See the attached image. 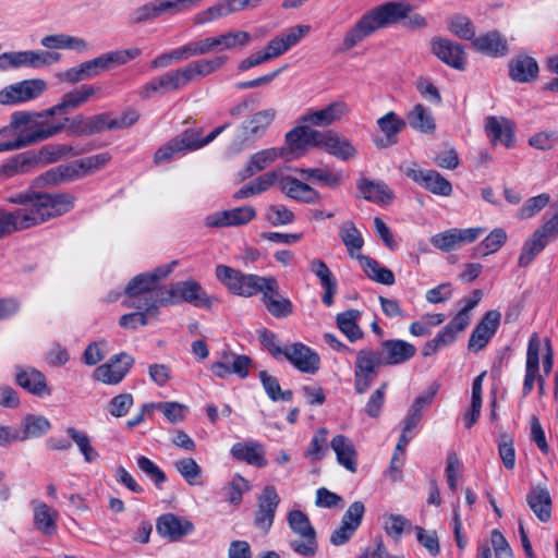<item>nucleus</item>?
Segmentation results:
<instances>
[{"instance_id": "nucleus-1", "label": "nucleus", "mask_w": 558, "mask_h": 558, "mask_svg": "<svg viewBox=\"0 0 558 558\" xmlns=\"http://www.w3.org/2000/svg\"><path fill=\"white\" fill-rule=\"evenodd\" d=\"M74 196L68 193L25 192L9 197L20 208L0 209V238L28 229L64 215L74 207Z\"/></svg>"}, {"instance_id": "nucleus-2", "label": "nucleus", "mask_w": 558, "mask_h": 558, "mask_svg": "<svg viewBox=\"0 0 558 558\" xmlns=\"http://www.w3.org/2000/svg\"><path fill=\"white\" fill-rule=\"evenodd\" d=\"M53 107L41 111H16L12 113L9 132L17 136L22 147L47 141L65 130V123L57 119Z\"/></svg>"}, {"instance_id": "nucleus-3", "label": "nucleus", "mask_w": 558, "mask_h": 558, "mask_svg": "<svg viewBox=\"0 0 558 558\" xmlns=\"http://www.w3.org/2000/svg\"><path fill=\"white\" fill-rule=\"evenodd\" d=\"M177 262L161 265L151 271L135 276L124 289L123 305L125 307L148 306V311L158 310L161 305V288L158 282L167 278L174 269Z\"/></svg>"}, {"instance_id": "nucleus-4", "label": "nucleus", "mask_w": 558, "mask_h": 558, "mask_svg": "<svg viewBox=\"0 0 558 558\" xmlns=\"http://www.w3.org/2000/svg\"><path fill=\"white\" fill-rule=\"evenodd\" d=\"M539 351L541 340L537 333H533L527 343L526 360H525V374L522 387V395L529 396L533 390L535 384L538 385L539 392L543 393L545 386V377L549 375L554 366V353L550 341L546 340V353L543 357V372L539 373Z\"/></svg>"}, {"instance_id": "nucleus-5", "label": "nucleus", "mask_w": 558, "mask_h": 558, "mask_svg": "<svg viewBox=\"0 0 558 558\" xmlns=\"http://www.w3.org/2000/svg\"><path fill=\"white\" fill-rule=\"evenodd\" d=\"M225 128L226 125L215 129L205 138L202 136L201 129L185 130L156 150L154 155V162L156 165H161L172 160L181 153L184 154L197 150L213 142L225 130Z\"/></svg>"}, {"instance_id": "nucleus-6", "label": "nucleus", "mask_w": 558, "mask_h": 558, "mask_svg": "<svg viewBox=\"0 0 558 558\" xmlns=\"http://www.w3.org/2000/svg\"><path fill=\"white\" fill-rule=\"evenodd\" d=\"M161 305L189 303L195 307L210 308L216 300L206 293L204 288L194 279L179 281L161 287Z\"/></svg>"}, {"instance_id": "nucleus-7", "label": "nucleus", "mask_w": 558, "mask_h": 558, "mask_svg": "<svg viewBox=\"0 0 558 558\" xmlns=\"http://www.w3.org/2000/svg\"><path fill=\"white\" fill-rule=\"evenodd\" d=\"M215 275L230 293L243 298H250L259 293L268 279V277L254 274H243L226 265L216 266Z\"/></svg>"}, {"instance_id": "nucleus-8", "label": "nucleus", "mask_w": 558, "mask_h": 558, "mask_svg": "<svg viewBox=\"0 0 558 558\" xmlns=\"http://www.w3.org/2000/svg\"><path fill=\"white\" fill-rule=\"evenodd\" d=\"M399 170L413 182L434 195L449 197L452 194V184L439 172L433 169H423L415 161H404Z\"/></svg>"}, {"instance_id": "nucleus-9", "label": "nucleus", "mask_w": 558, "mask_h": 558, "mask_svg": "<svg viewBox=\"0 0 558 558\" xmlns=\"http://www.w3.org/2000/svg\"><path fill=\"white\" fill-rule=\"evenodd\" d=\"M288 523L299 539L290 541L291 548L300 556L311 558L317 553L316 532L307 515L301 510H291L288 513Z\"/></svg>"}, {"instance_id": "nucleus-10", "label": "nucleus", "mask_w": 558, "mask_h": 558, "mask_svg": "<svg viewBox=\"0 0 558 558\" xmlns=\"http://www.w3.org/2000/svg\"><path fill=\"white\" fill-rule=\"evenodd\" d=\"M320 131L300 123L291 129L284 136L283 158L288 160L299 159L304 156L308 148H318Z\"/></svg>"}, {"instance_id": "nucleus-11", "label": "nucleus", "mask_w": 558, "mask_h": 558, "mask_svg": "<svg viewBox=\"0 0 558 558\" xmlns=\"http://www.w3.org/2000/svg\"><path fill=\"white\" fill-rule=\"evenodd\" d=\"M384 364L379 352L372 349L357 351L354 367V388L357 393H364L371 387L376 369Z\"/></svg>"}, {"instance_id": "nucleus-12", "label": "nucleus", "mask_w": 558, "mask_h": 558, "mask_svg": "<svg viewBox=\"0 0 558 558\" xmlns=\"http://www.w3.org/2000/svg\"><path fill=\"white\" fill-rule=\"evenodd\" d=\"M47 89L43 78L24 80L0 90V105L12 106L34 100Z\"/></svg>"}, {"instance_id": "nucleus-13", "label": "nucleus", "mask_w": 558, "mask_h": 558, "mask_svg": "<svg viewBox=\"0 0 558 558\" xmlns=\"http://www.w3.org/2000/svg\"><path fill=\"white\" fill-rule=\"evenodd\" d=\"M227 61V56H216L211 59L193 61L182 68L173 70L179 88L181 89L193 81L210 75L221 69Z\"/></svg>"}, {"instance_id": "nucleus-14", "label": "nucleus", "mask_w": 558, "mask_h": 558, "mask_svg": "<svg viewBox=\"0 0 558 558\" xmlns=\"http://www.w3.org/2000/svg\"><path fill=\"white\" fill-rule=\"evenodd\" d=\"M484 231L485 229L480 227L466 229L451 228L434 234L430 238V243L442 252H451L465 244L473 243Z\"/></svg>"}, {"instance_id": "nucleus-15", "label": "nucleus", "mask_w": 558, "mask_h": 558, "mask_svg": "<svg viewBox=\"0 0 558 558\" xmlns=\"http://www.w3.org/2000/svg\"><path fill=\"white\" fill-rule=\"evenodd\" d=\"M252 365L253 362L250 356L225 350L221 352L219 360L211 363L210 372L221 379L230 375H236L244 379L248 376Z\"/></svg>"}, {"instance_id": "nucleus-16", "label": "nucleus", "mask_w": 558, "mask_h": 558, "mask_svg": "<svg viewBox=\"0 0 558 558\" xmlns=\"http://www.w3.org/2000/svg\"><path fill=\"white\" fill-rule=\"evenodd\" d=\"M133 364L134 359L131 355L116 354L94 371L93 378L106 385H117L126 376Z\"/></svg>"}, {"instance_id": "nucleus-17", "label": "nucleus", "mask_w": 558, "mask_h": 558, "mask_svg": "<svg viewBox=\"0 0 558 558\" xmlns=\"http://www.w3.org/2000/svg\"><path fill=\"white\" fill-rule=\"evenodd\" d=\"M350 108L345 101L338 100L329 104L322 109H310L299 118L300 123H305L310 128H326L332 123L340 121L344 116L349 114Z\"/></svg>"}, {"instance_id": "nucleus-18", "label": "nucleus", "mask_w": 558, "mask_h": 558, "mask_svg": "<svg viewBox=\"0 0 558 558\" xmlns=\"http://www.w3.org/2000/svg\"><path fill=\"white\" fill-rule=\"evenodd\" d=\"M256 210L252 206L235 207L220 210L205 217L204 223L208 228H227L247 225L255 219Z\"/></svg>"}, {"instance_id": "nucleus-19", "label": "nucleus", "mask_w": 558, "mask_h": 558, "mask_svg": "<svg viewBox=\"0 0 558 558\" xmlns=\"http://www.w3.org/2000/svg\"><path fill=\"white\" fill-rule=\"evenodd\" d=\"M263 294L262 301L267 311L276 318H284L292 314L293 304L280 294L278 280L268 276V279L259 292Z\"/></svg>"}, {"instance_id": "nucleus-20", "label": "nucleus", "mask_w": 558, "mask_h": 558, "mask_svg": "<svg viewBox=\"0 0 558 558\" xmlns=\"http://www.w3.org/2000/svg\"><path fill=\"white\" fill-rule=\"evenodd\" d=\"M282 356L302 373L315 374L319 369L320 359L318 354L302 342L286 345Z\"/></svg>"}, {"instance_id": "nucleus-21", "label": "nucleus", "mask_w": 558, "mask_h": 558, "mask_svg": "<svg viewBox=\"0 0 558 558\" xmlns=\"http://www.w3.org/2000/svg\"><path fill=\"white\" fill-rule=\"evenodd\" d=\"M278 186L289 198L305 204H317L322 201V194L306 182L292 175L279 173Z\"/></svg>"}, {"instance_id": "nucleus-22", "label": "nucleus", "mask_w": 558, "mask_h": 558, "mask_svg": "<svg viewBox=\"0 0 558 558\" xmlns=\"http://www.w3.org/2000/svg\"><path fill=\"white\" fill-rule=\"evenodd\" d=\"M500 318L501 315L496 310L488 311L483 316L470 336L468 343L470 351L478 352L487 345L499 327Z\"/></svg>"}, {"instance_id": "nucleus-23", "label": "nucleus", "mask_w": 558, "mask_h": 558, "mask_svg": "<svg viewBox=\"0 0 558 558\" xmlns=\"http://www.w3.org/2000/svg\"><path fill=\"white\" fill-rule=\"evenodd\" d=\"M409 13H411L410 4L395 1L383 3L367 11L376 29L397 24L407 19Z\"/></svg>"}, {"instance_id": "nucleus-24", "label": "nucleus", "mask_w": 558, "mask_h": 558, "mask_svg": "<svg viewBox=\"0 0 558 558\" xmlns=\"http://www.w3.org/2000/svg\"><path fill=\"white\" fill-rule=\"evenodd\" d=\"M157 533L170 542H178L194 532V524L186 518L166 513L157 519Z\"/></svg>"}, {"instance_id": "nucleus-25", "label": "nucleus", "mask_w": 558, "mask_h": 558, "mask_svg": "<svg viewBox=\"0 0 558 558\" xmlns=\"http://www.w3.org/2000/svg\"><path fill=\"white\" fill-rule=\"evenodd\" d=\"M279 502L280 497L275 486H266L257 498V510L255 513V524L257 527L264 531H268L271 527Z\"/></svg>"}, {"instance_id": "nucleus-26", "label": "nucleus", "mask_w": 558, "mask_h": 558, "mask_svg": "<svg viewBox=\"0 0 558 558\" xmlns=\"http://www.w3.org/2000/svg\"><path fill=\"white\" fill-rule=\"evenodd\" d=\"M318 148L340 160H349L356 156L357 151L351 141L332 130L320 131Z\"/></svg>"}, {"instance_id": "nucleus-27", "label": "nucleus", "mask_w": 558, "mask_h": 558, "mask_svg": "<svg viewBox=\"0 0 558 558\" xmlns=\"http://www.w3.org/2000/svg\"><path fill=\"white\" fill-rule=\"evenodd\" d=\"M432 51L447 65L456 70H464L465 52L460 44L447 38H434L432 40Z\"/></svg>"}, {"instance_id": "nucleus-28", "label": "nucleus", "mask_w": 558, "mask_h": 558, "mask_svg": "<svg viewBox=\"0 0 558 558\" xmlns=\"http://www.w3.org/2000/svg\"><path fill=\"white\" fill-rule=\"evenodd\" d=\"M276 116L277 111L274 108H267L251 114L241 125L242 138L244 141H256L263 137Z\"/></svg>"}, {"instance_id": "nucleus-29", "label": "nucleus", "mask_w": 558, "mask_h": 558, "mask_svg": "<svg viewBox=\"0 0 558 558\" xmlns=\"http://www.w3.org/2000/svg\"><path fill=\"white\" fill-rule=\"evenodd\" d=\"M15 380L19 386L36 397L44 398L51 395L46 376L34 367H17Z\"/></svg>"}, {"instance_id": "nucleus-30", "label": "nucleus", "mask_w": 558, "mask_h": 558, "mask_svg": "<svg viewBox=\"0 0 558 558\" xmlns=\"http://www.w3.org/2000/svg\"><path fill=\"white\" fill-rule=\"evenodd\" d=\"M377 126L384 134L383 138L375 140L374 143L379 148H386L398 142V134L405 128L407 122L395 111H389L377 119Z\"/></svg>"}, {"instance_id": "nucleus-31", "label": "nucleus", "mask_w": 558, "mask_h": 558, "mask_svg": "<svg viewBox=\"0 0 558 558\" xmlns=\"http://www.w3.org/2000/svg\"><path fill=\"white\" fill-rule=\"evenodd\" d=\"M100 89L99 86L95 85H81L63 94L59 102L52 107L58 114L65 113L87 102L93 96L99 93Z\"/></svg>"}, {"instance_id": "nucleus-32", "label": "nucleus", "mask_w": 558, "mask_h": 558, "mask_svg": "<svg viewBox=\"0 0 558 558\" xmlns=\"http://www.w3.org/2000/svg\"><path fill=\"white\" fill-rule=\"evenodd\" d=\"M474 49L489 57H502L508 53L507 39L497 31H490L473 39Z\"/></svg>"}, {"instance_id": "nucleus-33", "label": "nucleus", "mask_w": 558, "mask_h": 558, "mask_svg": "<svg viewBox=\"0 0 558 558\" xmlns=\"http://www.w3.org/2000/svg\"><path fill=\"white\" fill-rule=\"evenodd\" d=\"M386 365H398L411 360L415 353L416 348L412 343L401 339H389L381 344Z\"/></svg>"}, {"instance_id": "nucleus-34", "label": "nucleus", "mask_w": 558, "mask_h": 558, "mask_svg": "<svg viewBox=\"0 0 558 558\" xmlns=\"http://www.w3.org/2000/svg\"><path fill=\"white\" fill-rule=\"evenodd\" d=\"M330 447L335 451L339 464L352 473L356 472L357 453L350 438L337 435L332 438Z\"/></svg>"}, {"instance_id": "nucleus-35", "label": "nucleus", "mask_w": 558, "mask_h": 558, "mask_svg": "<svg viewBox=\"0 0 558 558\" xmlns=\"http://www.w3.org/2000/svg\"><path fill=\"white\" fill-rule=\"evenodd\" d=\"M538 64L534 58L520 54L509 63V76L520 83H527L537 77Z\"/></svg>"}, {"instance_id": "nucleus-36", "label": "nucleus", "mask_w": 558, "mask_h": 558, "mask_svg": "<svg viewBox=\"0 0 558 558\" xmlns=\"http://www.w3.org/2000/svg\"><path fill=\"white\" fill-rule=\"evenodd\" d=\"M34 525L44 535H53L57 532L59 513L43 501L33 502Z\"/></svg>"}, {"instance_id": "nucleus-37", "label": "nucleus", "mask_w": 558, "mask_h": 558, "mask_svg": "<svg viewBox=\"0 0 558 558\" xmlns=\"http://www.w3.org/2000/svg\"><path fill=\"white\" fill-rule=\"evenodd\" d=\"M32 151L16 154L0 166V178L10 179L35 170Z\"/></svg>"}, {"instance_id": "nucleus-38", "label": "nucleus", "mask_w": 558, "mask_h": 558, "mask_svg": "<svg viewBox=\"0 0 558 558\" xmlns=\"http://www.w3.org/2000/svg\"><path fill=\"white\" fill-rule=\"evenodd\" d=\"M487 136L494 145L500 143L510 147L513 143V130L509 120L488 117L485 122Z\"/></svg>"}, {"instance_id": "nucleus-39", "label": "nucleus", "mask_w": 558, "mask_h": 558, "mask_svg": "<svg viewBox=\"0 0 558 558\" xmlns=\"http://www.w3.org/2000/svg\"><path fill=\"white\" fill-rule=\"evenodd\" d=\"M527 505L542 522L549 521L551 517V497L547 488L534 487L526 496Z\"/></svg>"}, {"instance_id": "nucleus-40", "label": "nucleus", "mask_w": 558, "mask_h": 558, "mask_svg": "<svg viewBox=\"0 0 558 558\" xmlns=\"http://www.w3.org/2000/svg\"><path fill=\"white\" fill-rule=\"evenodd\" d=\"M40 44L47 49H68L78 52L89 49L88 43L84 38L62 33L47 35L40 39Z\"/></svg>"}, {"instance_id": "nucleus-41", "label": "nucleus", "mask_w": 558, "mask_h": 558, "mask_svg": "<svg viewBox=\"0 0 558 558\" xmlns=\"http://www.w3.org/2000/svg\"><path fill=\"white\" fill-rule=\"evenodd\" d=\"M231 454L254 466L263 468L267 464L263 446L258 442H236L231 448Z\"/></svg>"}, {"instance_id": "nucleus-42", "label": "nucleus", "mask_w": 558, "mask_h": 558, "mask_svg": "<svg viewBox=\"0 0 558 558\" xmlns=\"http://www.w3.org/2000/svg\"><path fill=\"white\" fill-rule=\"evenodd\" d=\"M178 89L180 88L174 72L172 70L148 81L141 87V89L138 90V95L143 99H148L153 97L155 94H165Z\"/></svg>"}, {"instance_id": "nucleus-43", "label": "nucleus", "mask_w": 558, "mask_h": 558, "mask_svg": "<svg viewBox=\"0 0 558 558\" xmlns=\"http://www.w3.org/2000/svg\"><path fill=\"white\" fill-rule=\"evenodd\" d=\"M357 189L362 196L368 202L388 204L392 201V192L383 181H373L363 178L359 180Z\"/></svg>"}, {"instance_id": "nucleus-44", "label": "nucleus", "mask_w": 558, "mask_h": 558, "mask_svg": "<svg viewBox=\"0 0 558 558\" xmlns=\"http://www.w3.org/2000/svg\"><path fill=\"white\" fill-rule=\"evenodd\" d=\"M376 27L373 24L367 12L362 15V17L347 31L343 37V49L350 50L364 40L366 37L371 36L374 32H376Z\"/></svg>"}, {"instance_id": "nucleus-45", "label": "nucleus", "mask_w": 558, "mask_h": 558, "mask_svg": "<svg viewBox=\"0 0 558 558\" xmlns=\"http://www.w3.org/2000/svg\"><path fill=\"white\" fill-rule=\"evenodd\" d=\"M35 169L53 163L68 155H73V148L65 144H49L40 147L37 151H32Z\"/></svg>"}, {"instance_id": "nucleus-46", "label": "nucleus", "mask_w": 558, "mask_h": 558, "mask_svg": "<svg viewBox=\"0 0 558 558\" xmlns=\"http://www.w3.org/2000/svg\"><path fill=\"white\" fill-rule=\"evenodd\" d=\"M278 179L279 172L277 171L264 173L256 178L255 180L251 181L250 183L243 185L241 189H239L234 193L233 197L235 199H243L258 195L270 189L274 184H278Z\"/></svg>"}, {"instance_id": "nucleus-47", "label": "nucleus", "mask_w": 558, "mask_h": 558, "mask_svg": "<svg viewBox=\"0 0 558 558\" xmlns=\"http://www.w3.org/2000/svg\"><path fill=\"white\" fill-rule=\"evenodd\" d=\"M284 151L279 147H271L259 150L251 156L247 166L244 170L245 174L243 178H247L253 175L256 172H259L271 163H274L277 159L283 158Z\"/></svg>"}, {"instance_id": "nucleus-48", "label": "nucleus", "mask_w": 558, "mask_h": 558, "mask_svg": "<svg viewBox=\"0 0 558 558\" xmlns=\"http://www.w3.org/2000/svg\"><path fill=\"white\" fill-rule=\"evenodd\" d=\"M22 430L17 432L19 441L44 436L51 427L48 418L41 415H26L21 423Z\"/></svg>"}, {"instance_id": "nucleus-49", "label": "nucleus", "mask_w": 558, "mask_h": 558, "mask_svg": "<svg viewBox=\"0 0 558 558\" xmlns=\"http://www.w3.org/2000/svg\"><path fill=\"white\" fill-rule=\"evenodd\" d=\"M339 235L345 245L351 258L357 259L360 262L361 258L366 257L365 255L361 254L364 240L353 222L349 221L342 223L340 227Z\"/></svg>"}, {"instance_id": "nucleus-50", "label": "nucleus", "mask_w": 558, "mask_h": 558, "mask_svg": "<svg viewBox=\"0 0 558 558\" xmlns=\"http://www.w3.org/2000/svg\"><path fill=\"white\" fill-rule=\"evenodd\" d=\"M74 170L72 163L60 165L51 168L46 172L41 173L34 180V185L37 187L54 186L63 181L75 180Z\"/></svg>"}, {"instance_id": "nucleus-51", "label": "nucleus", "mask_w": 558, "mask_h": 558, "mask_svg": "<svg viewBox=\"0 0 558 558\" xmlns=\"http://www.w3.org/2000/svg\"><path fill=\"white\" fill-rule=\"evenodd\" d=\"M405 122L422 133H433L436 129L435 120L428 108L417 104L407 113Z\"/></svg>"}, {"instance_id": "nucleus-52", "label": "nucleus", "mask_w": 558, "mask_h": 558, "mask_svg": "<svg viewBox=\"0 0 558 558\" xmlns=\"http://www.w3.org/2000/svg\"><path fill=\"white\" fill-rule=\"evenodd\" d=\"M360 316V311L348 310L345 312L339 313L336 317L338 328L351 342H354L363 337V331L357 325Z\"/></svg>"}, {"instance_id": "nucleus-53", "label": "nucleus", "mask_w": 558, "mask_h": 558, "mask_svg": "<svg viewBox=\"0 0 558 558\" xmlns=\"http://www.w3.org/2000/svg\"><path fill=\"white\" fill-rule=\"evenodd\" d=\"M366 276L375 282L392 286L395 283L393 272L381 266L377 260L366 256L359 262Z\"/></svg>"}, {"instance_id": "nucleus-54", "label": "nucleus", "mask_w": 558, "mask_h": 558, "mask_svg": "<svg viewBox=\"0 0 558 558\" xmlns=\"http://www.w3.org/2000/svg\"><path fill=\"white\" fill-rule=\"evenodd\" d=\"M304 180H313L328 187H336L342 181V173L324 168L295 169Z\"/></svg>"}, {"instance_id": "nucleus-55", "label": "nucleus", "mask_w": 558, "mask_h": 558, "mask_svg": "<svg viewBox=\"0 0 558 558\" xmlns=\"http://www.w3.org/2000/svg\"><path fill=\"white\" fill-rule=\"evenodd\" d=\"M111 160L109 153H101L75 160L72 163L75 178L84 177L105 167Z\"/></svg>"}, {"instance_id": "nucleus-56", "label": "nucleus", "mask_w": 558, "mask_h": 558, "mask_svg": "<svg viewBox=\"0 0 558 558\" xmlns=\"http://www.w3.org/2000/svg\"><path fill=\"white\" fill-rule=\"evenodd\" d=\"M66 434L76 445L85 462L92 463L98 459L99 453L92 446L90 437L85 432H82L73 426H69L66 428Z\"/></svg>"}, {"instance_id": "nucleus-57", "label": "nucleus", "mask_w": 558, "mask_h": 558, "mask_svg": "<svg viewBox=\"0 0 558 558\" xmlns=\"http://www.w3.org/2000/svg\"><path fill=\"white\" fill-rule=\"evenodd\" d=\"M547 239H543L541 233L534 232L532 236L524 242L518 264L520 267L529 266L533 259L545 248Z\"/></svg>"}, {"instance_id": "nucleus-58", "label": "nucleus", "mask_w": 558, "mask_h": 558, "mask_svg": "<svg viewBox=\"0 0 558 558\" xmlns=\"http://www.w3.org/2000/svg\"><path fill=\"white\" fill-rule=\"evenodd\" d=\"M215 37L218 51L242 48L251 41V35L245 31L227 32Z\"/></svg>"}, {"instance_id": "nucleus-59", "label": "nucleus", "mask_w": 558, "mask_h": 558, "mask_svg": "<svg viewBox=\"0 0 558 558\" xmlns=\"http://www.w3.org/2000/svg\"><path fill=\"white\" fill-rule=\"evenodd\" d=\"M147 307L148 306L146 305L135 307L138 310L137 312L122 315L119 319V325L126 329H136L140 326L148 325L150 319H155L157 317L158 310L148 311Z\"/></svg>"}, {"instance_id": "nucleus-60", "label": "nucleus", "mask_w": 558, "mask_h": 558, "mask_svg": "<svg viewBox=\"0 0 558 558\" xmlns=\"http://www.w3.org/2000/svg\"><path fill=\"white\" fill-rule=\"evenodd\" d=\"M258 377L262 381V385L272 401H291L292 400V391L291 390H281L278 379L275 376L269 375L266 371H260Z\"/></svg>"}, {"instance_id": "nucleus-61", "label": "nucleus", "mask_w": 558, "mask_h": 558, "mask_svg": "<svg viewBox=\"0 0 558 558\" xmlns=\"http://www.w3.org/2000/svg\"><path fill=\"white\" fill-rule=\"evenodd\" d=\"M175 470L190 485H199L202 469L192 458L180 459L174 462Z\"/></svg>"}, {"instance_id": "nucleus-62", "label": "nucleus", "mask_w": 558, "mask_h": 558, "mask_svg": "<svg viewBox=\"0 0 558 558\" xmlns=\"http://www.w3.org/2000/svg\"><path fill=\"white\" fill-rule=\"evenodd\" d=\"M142 54V50L137 47H132L128 49H117L105 52V57L108 62L109 69H114L117 66L124 65L130 61L138 58Z\"/></svg>"}, {"instance_id": "nucleus-63", "label": "nucleus", "mask_w": 558, "mask_h": 558, "mask_svg": "<svg viewBox=\"0 0 558 558\" xmlns=\"http://www.w3.org/2000/svg\"><path fill=\"white\" fill-rule=\"evenodd\" d=\"M410 521L401 514H387L384 517L383 527L387 535L399 541L405 529H410Z\"/></svg>"}, {"instance_id": "nucleus-64", "label": "nucleus", "mask_w": 558, "mask_h": 558, "mask_svg": "<svg viewBox=\"0 0 558 558\" xmlns=\"http://www.w3.org/2000/svg\"><path fill=\"white\" fill-rule=\"evenodd\" d=\"M507 241V233L501 228H496L480 243L477 250L482 255L496 253Z\"/></svg>"}]
</instances>
